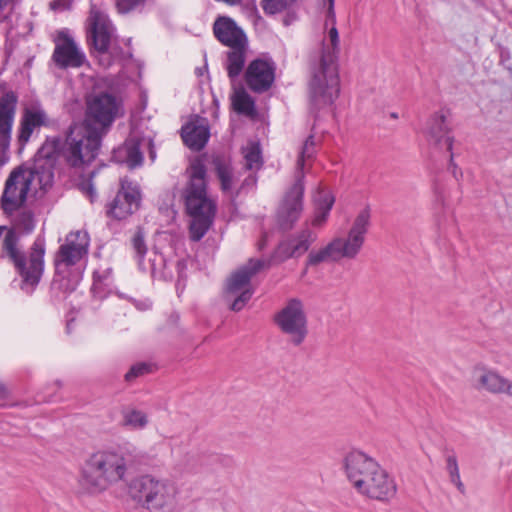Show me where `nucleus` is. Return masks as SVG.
<instances>
[{
	"label": "nucleus",
	"instance_id": "5",
	"mask_svg": "<svg viewBox=\"0 0 512 512\" xmlns=\"http://www.w3.org/2000/svg\"><path fill=\"white\" fill-rule=\"evenodd\" d=\"M188 182L183 192L185 208L191 217L190 238L201 240L211 227L216 214V202L207 193L206 168L200 160L187 169Z\"/></svg>",
	"mask_w": 512,
	"mask_h": 512
},
{
	"label": "nucleus",
	"instance_id": "19",
	"mask_svg": "<svg viewBox=\"0 0 512 512\" xmlns=\"http://www.w3.org/2000/svg\"><path fill=\"white\" fill-rule=\"evenodd\" d=\"M275 70L276 65L272 59H254L245 72L247 86L257 93L267 91L274 83Z\"/></svg>",
	"mask_w": 512,
	"mask_h": 512
},
{
	"label": "nucleus",
	"instance_id": "16",
	"mask_svg": "<svg viewBox=\"0 0 512 512\" xmlns=\"http://www.w3.org/2000/svg\"><path fill=\"white\" fill-rule=\"evenodd\" d=\"M304 175L297 176L296 182L286 192L277 211L278 222L284 229H289L300 218L303 211Z\"/></svg>",
	"mask_w": 512,
	"mask_h": 512
},
{
	"label": "nucleus",
	"instance_id": "18",
	"mask_svg": "<svg viewBox=\"0 0 512 512\" xmlns=\"http://www.w3.org/2000/svg\"><path fill=\"white\" fill-rule=\"evenodd\" d=\"M143 146L149 147L150 158L154 160L156 154L151 139L141 138L136 132H132L121 146L113 150V159L117 163L126 164L129 168H135L142 164Z\"/></svg>",
	"mask_w": 512,
	"mask_h": 512
},
{
	"label": "nucleus",
	"instance_id": "24",
	"mask_svg": "<svg viewBox=\"0 0 512 512\" xmlns=\"http://www.w3.org/2000/svg\"><path fill=\"white\" fill-rule=\"evenodd\" d=\"M213 32L217 40L229 48L243 47L248 43L244 31L230 17L219 16L214 22Z\"/></svg>",
	"mask_w": 512,
	"mask_h": 512
},
{
	"label": "nucleus",
	"instance_id": "14",
	"mask_svg": "<svg viewBox=\"0 0 512 512\" xmlns=\"http://www.w3.org/2000/svg\"><path fill=\"white\" fill-rule=\"evenodd\" d=\"M354 489L369 498L388 500L396 493V485L388 473L380 466L369 473L363 480H359Z\"/></svg>",
	"mask_w": 512,
	"mask_h": 512
},
{
	"label": "nucleus",
	"instance_id": "36",
	"mask_svg": "<svg viewBox=\"0 0 512 512\" xmlns=\"http://www.w3.org/2000/svg\"><path fill=\"white\" fill-rule=\"evenodd\" d=\"M296 0H262L261 6L266 14L274 15L290 10Z\"/></svg>",
	"mask_w": 512,
	"mask_h": 512
},
{
	"label": "nucleus",
	"instance_id": "33",
	"mask_svg": "<svg viewBox=\"0 0 512 512\" xmlns=\"http://www.w3.org/2000/svg\"><path fill=\"white\" fill-rule=\"evenodd\" d=\"M445 462L446 471L449 475L450 482L457 488V490L461 494H465L466 489L460 477L458 459L456 454L454 452L447 453L445 456Z\"/></svg>",
	"mask_w": 512,
	"mask_h": 512
},
{
	"label": "nucleus",
	"instance_id": "25",
	"mask_svg": "<svg viewBox=\"0 0 512 512\" xmlns=\"http://www.w3.org/2000/svg\"><path fill=\"white\" fill-rule=\"evenodd\" d=\"M426 135L428 140L441 149L452 151L453 137L450 135L446 118L443 114L433 115L427 123Z\"/></svg>",
	"mask_w": 512,
	"mask_h": 512
},
{
	"label": "nucleus",
	"instance_id": "40",
	"mask_svg": "<svg viewBox=\"0 0 512 512\" xmlns=\"http://www.w3.org/2000/svg\"><path fill=\"white\" fill-rule=\"evenodd\" d=\"M129 300L133 303V305L139 311H146V310L150 309L152 306V303L150 302L149 299L137 300V299L129 298Z\"/></svg>",
	"mask_w": 512,
	"mask_h": 512
},
{
	"label": "nucleus",
	"instance_id": "20",
	"mask_svg": "<svg viewBox=\"0 0 512 512\" xmlns=\"http://www.w3.org/2000/svg\"><path fill=\"white\" fill-rule=\"evenodd\" d=\"M316 240L317 234L306 226L301 231L281 241L275 250L274 257L278 261L299 258L309 250Z\"/></svg>",
	"mask_w": 512,
	"mask_h": 512
},
{
	"label": "nucleus",
	"instance_id": "44",
	"mask_svg": "<svg viewBox=\"0 0 512 512\" xmlns=\"http://www.w3.org/2000/svg\"><path fill=\"white\" fill-rule=\"evenodd\" d=\"M5 396V388L2 384H0V398Z\"/></svg>",
	"mask_w": 512,
	"mask_h": 512
},
{
	"label": "nucleus",
	"instance_id": "17",
	"mask_svg": "<svg viewBox=\"0 0 512 512\" xmlns=\"http://www.w3.org/2000/svg\"><path fill=\"white\" fill-rule=\"evenodd\" d=\"M474 379L478 390L512 398V379L505 377L497 369L478 365L474 368Z\"/></svg>",
	"mask_w": 512,
	"mask_h": 512
},
{
	"label": "nucleus",
	"instance_id": "29",
	"mask_svg": "<svg viewBox=\"0 0 512 512\" xmlns=\"http://www.w3.org/2000/svg\"><path fill=\"white\" fill-rule=\"evenodd\" d=\"M247 50L248 43L243 47H230L227 51L225 67L231 80H234L242 72L246 61Z\"/></svg>",
	"mask_w": 512,
	"mask_h": 512
},
{
	"label": "nucleus",
	"instance_id": "11",
	"mask_svg": "<svg viewBox=\"0 0 512 512\" xmlns=\"http://www.w3.org/2000/svg\"><path fill=\"white\" fill-rule=\"evenodd\" d=\"M269 265L270 262L266 260L250 259L230 275L224 297L231 310L238 312L245 307L254 294L251 279Z\"/></svg>",
	"mask_w": 512,
	"mask_h": 512
},
{
	"label": "nucleus",
	"instance_id": "47",
	"mask_svg": "<svg viewBox=\"0 0 512 512\" xmlns=\"http://www.w3.org/2000/svg\"><path fill=\"white\" fill-rule=\"evenodd\" d=\"M119 296H120L121 298H125L124 294H122V293H121V294H119Z\"/></svg>",
	"mask_w": 512,
	"mask_h": 512
},
{
	"label": "nucleus",
	"instance_id": "46",
	"mask_svg": "<svg viewBox=\"0 0 512 512\" xmlns=\"http://www.w3.org/2000/svg\"><path fill=\"white\" fill-rule=\"evenodd\" d=\"M450 162L453 163V154H450Z\"/></svg>",
	"mask_w": 512,
	"mask_h": 512
},
{
	"label": "nucleus",
	"instance_id": "21",
	"mask_svg": "<svg viewBox=\"0 0 512 512\" xmlns=\"http://www.w3.org/2000/svg\"><path fill=\"white\" fill-rule=\"evenodd\" d=\"M343 467L349 482L354 487L358 484L359 480H363L366 475L371 474L380 465L367 453L358 449H352L345 455Z\"/></svg>",
	"mask_w": 512,
	"mask_h": 512
},
{
	"label": "nucleus",
	"instance_id": "38",
	"mask_svg": "<svg viewBox=\"0 0 512 512\" xmlns=\"http://www.w3.org/2000/svg\"><path fill=\"white\" fill-rule=\"evenodd\" d=\"M145 2L146 0H116V6L120 13H128Z\"/></svg>",
	"mask_w": 512,
	"mask_h": 512
},
{
	"label": "nucleus",
	"instance_id": "35",
	"mask_svg": "<svg viewBox=\"0 0 512 512\" xmlns=\"http://www.w3.org/2000/svg\"><path fill=\"white\" fill-rule=\"evenodd\" d=\"M35 228V221L31 212H21L19 213L14 220L13 227L8 230L15 231V235L18 237L17 233L28 234L31 233Z\"/></svg>",
	"mask_w": 512,
	"mask_h": 512
},
{
	"label": "nucleus",
	"instance_id": "3",
	"mask_svg": "<svg viewBox=\"0 0 512 512\" xmlns=\"http://www.w3.org/2000/svg\"><path fill=\"white\" fill-rule=\"evenodd\" d=\"M58 137H48L35 155L31 169L13 170L5 183L1 206L6 213L17 210L27 198L30 190H46L54 180L57 159L61 158Z\"/></svg>",
	"mask_w": 512,
	"mask_h": 512
},
{
	"label": "nucleus",
	"instance_id": "8",
	"mask_svg": "<svg viewBox=\"0 0 512 512\" xmlns=\"http://www.w3.org/2000/svg\"><path fill=\"white\" fill-rule=\"evenodd\" d=\"M19 237L15 231L8 230L4 235L2 250L13 262L22 279L21 289L31 293L40 282L44 272L45 240L37 237L28 255L23 254L18 248Z\"/></svg>",
	"mask_w": 512,
	"mask_h": 512
},
{
	"label": "nucleus",
	"instance_id": "39",
	"mask_svg": "<svg viewBox=\"0 0 512 512\" xmlns=\"http://www.w3.org/2000/svg\"><path fill=\"white\" fill-rule=\"evenodd\" d=\"M149 370L150 366L146 363H137L125 374V379L127 381H132L133 379L148 373Z\"/></svg>",
	"mask_w": 512,
	"mask_h": 512
},
{
	"label": "nucleus",
	"instance_id": "26",
	"mask_svg": "<svg viewBox=\"0 0 512 512\" xmlns=\"http://www.w3.org/2000/svg\"><path fill=\"white\" fill-rule=\"evenodd\" d=\"M47 124V114L44 109L34 104L25 108L21 123L18 140L21 144H25L29 141L33 131L36 128Z\"/></svg>",
	"mask_w": 512,
	"mask_h": 512
},
{
	"label": "nucleus",
	"instance_id": "23",
	"mask_svg": "<svg viewBox=\"0 0 512 512\" xmlns=\"http://www.w3.org/2000/svg\"><path fill=\"white\" fill-rule=\"evenodd\" d=\"M16 104L17 96L13 92H7L0 98V150L3 155L10 147Z\"/></svg>",
	"mask_w": 512,
	"mask_h": 512
},
{
	"label": "nucleus",
	"instance_id": "7",
	"mask_svg": "<svg viewBox=\"0 0 512 512\" xmlns=\"http://www.w3.org/2000/svg\"><path fill=\"white\" fill-rule=\"evenodd\" d=\"M371 225V212L368 207L361 209L352 220L345 237L337 236L319 249L311 250L306 266L322 263H336L343 259L353 260L361 252Z\"/></svg>",
	"mask_w": 512,
	"mask_h": 512
},
{
	"label": "nucleus",
	"instance_id": "27",
	"mask_svg": "<svg viewBox=\"0 0 512 512\" xmlns=\"http://www.w3.org/2000/svg\"><path fill=\"white\" fill-rule=\"evenodd\" d=\"M209 127L206 119L195 118L182 128V139L192 150H201L209 139Z\"/></svg>",
	"mask_w": 512,
	"mask_h": 512
},
{
	"label": "nucleus",
	"instance_id": "2",
	"mask_svg": "<svg viewBox=\"0 0 512 512\" xmlns=\"http://www.w3.org/2000/svg\"><path fill=\"white\" fill-rule=\"evenodd\" d=\"M322 4L326 8L324 23L326 32L309 84L310 100L317 109L332 105L340 93L338 70L340 38L336 27L335 0H322Z\"/></svg>",
	"mask_w": 512,
	"mask_h": 512
},
{
	"label": "nucleus",
	"instance_id": "32",
	"mask_svg": "<svg viewBox=\"0 0 512 512\" xmlns=\"http://www.w3.org/2000/svg\"><path fill=\"white\" fill-rule=\"evenodd\" d=\"M214 164L222 191L224 193H232L235 178L230 164L220 159H216Z\"/></svg>",
	"mask_w": 512,
	"mask_h": 512
},
{
	"label": "nucleus",
	"instance_id": "43",
	"mask_svg": "<svg viewBox=\"0 0 512 512\" xmlns=\"http://www.w3.org/2000/svg\"><path fill=\"white\" fill-rule=\"evenodd\" d=\"M12 0H0V9L7 7Z\"/></svg>",
	"mask_w": 512,
	"mask_h": 512
},
{
	"label": "nucleus",
	"instance_id": "41",
	"mask_svg": "<svg viewBox=\"0 0 512 512\" xmlns=\"http://www.w3.org/2000/svg\"><path fill=\"white\" fill-rule=\"evenodd\" d=\"M80 189L84 194H86L91 201L96 197V190L91 182H84L80 185Z\"/></svg>",
	"mask_w": 512,
	"mask_h": 512
},
{
	"label": "nucleus",
	"instance_id": "9",
	"mask_svg": "<svg viewBox=\"0 0 512 512\" xmlns=\"http://www.w3.org/2000/svg\"><path fill=\"white\" fill-rule=\"evenodd\" d=\"M128 492L142 508L150 512H165L174 507L178 489L168 479L147 474L132 479Z\"/></svg>",
	"mask_w": 512,
	"mask_h": 512
},
{
	"label": "nucleus",
	"instance_id": "34",
	"mask_svg": "<svg viewBox=\"0 0 512 512\" xmlns=\"http://www.w3.org/2000/svg\"><path fill=\"white\" fill-rule=\"evenodd\" d=\"M242 154L245 160V167L249 170H257L262 166V156L260 145L257 142H249L242 148Z\"/></svg>",
	"mask_w": 512,
	"mask_h": 512
},
{
	"label": "nucleus",
	"instance_id": "6",
	"mask_svg": "<svg viewBox=\"0 0 512 512\" xmlns=\"http://www.w3.org/2000/svg\"><path fill=\"white\" fill-rule=\"evenodd\" d=\"M90 247L89 234L84 230L68 233L54 256V290L65 293L76 289L86 269Z\"/></svg>",
	"mask_w": 512,
	"mask_h": 512
},
{
	"label": "nucleus",
	"instance_id": "12",
	"mask_svg": "<svg viewBox=\"0 0 512 512\" xmlns=\"http://www.w3.org/2000/svg\"><path fill=\"white\" fill-rule=\"evenodd\" d=\"M274 323L295 347L302 345L308 336V320L303 302L298 298L289 299L274 315Z\"/></svg>",
	"mask_w": 512,
	"mask_h": 512
},
{
	"label": "nucleus",
	"instance_id": "28",
	"mask_svg": "<svg viewBox=\"0 0 512 512\" xmlns=\"http://www.w3.org/2000/svg\"><path fill=\"white\" fill-rule=\"evenodd\" d=\"M335 197L328 189L319 188L313 195L314 212L310 224L314 228H322L329 217Z\"/></svg>",
	"mask_w": 512,
	"mask_h": 512
},
{
	"label": "nucleus",
	"instance_id": "37",
	"mask_svg": "<svg viewBox=\"0 0 512 512\" xmlns=\"http://www.w3.org/2000/svg\"><path fill=\"white\" fill-rule=\"evenodd\" d=\"M315 146L316 142L314 140V136L310 135L304 142V145L301 149L300 155L297 160V169L299 170L298 176H300L301 174L303 175L302 170L304 168L305 161L311 159L314 156Z\"/></svg>",
	"mask_w": 512,
	"mask_h": 512
},
{
	"label": "nucleus",
	"instance_id": "22",
	"mask_svg": "<svg viewBox=\"0 0 512 512\" xmlns=\"http://www.w3.org/2000/svg\"><path fill=\"white\" fill-rule=\"evenodd\" d=\"M132 246L135 251V258L141 271L155 277L165 267V259L157 251L147 252L143 233L139 230L132 238Z\"/></svg>",
	"mask_w": 512,
	"mask_h": 512
},
{
	"label": "nucleus",
	"instance_id": "31",
	"mask_svg": "<svg viewBox=\"0 0 512 512\" xmlns=\"http://www.w3.org/2000/svg\"><path fill=\"white\" fill-rule=\"evenodd\" d=\"M231 101L234 110L238 113L252 115L255 112L254 101L243 88L234 89Z\"/></svg>",
	"mask_w": 512,
	"mask_h": 512
},
{
	"label": "nucleus",
	"instance_id": "10",
	"mask_svg": "<svg viewBox=\"0 0 512 512\" xmlns=\"http://www.w3.org/2000/svg\"><path fill=\"white\" fill-rule=\"evenodd\" d=\"M87 42L97 53L101 66L108 68L112 65L113 54L117 51L116 28L105 11L92 5L86 20Z\"/></svg>",
	"mask_w": 512,
	"mask_h": 512
},
{
	"label": "nucleus",
	"instance_id": "15",
	"mask_svg": "<svg viewBox=\"0 0 512 512\" xmlns=\"http://www.w3.org/2000/svg\"><path fill=\"white\" fill-rule=\"evenodd\" d=\"M140 201L141 195L138 185L123 179L115 198L108 205L107 213L118 220L126 219L138 210Z\"/></svg>",
	"mask_w": 512,
	"mask_h": 512
},
{
	"label": "nucleus",
	"instance_id": "30",
	"mask_svg": "<svg viewBox=\"0 0 512 512\" xmlns=\"http://www.w3.org/2000/svg\"><path fill=\"white\" fill-rule=\"evenodd\" d=\"M149 423V416L143 410L130 407L122 411V425L129 430H144L149 425Z\"/></svg>",
	"mask_w": 512,
	"mask_h": 512
},
{
	"label": "nucleus",
	"instance_id": "1",
	"mask_svg": "<svg viewBox=\"0 0 512 512\" xmlns=\"http://www.w3.org/2000/svg\"><path fill=\"white\" fill-rule=\"evenodd\" d=\"M120 102L107 92L91 93L86 98L85 119L69 127L60 139V155L67 166L83 169L97 156L102 136L120 113Z\"/></svg>",
	"mask_w": 512,
	"mask_h": 512
},
{
	"label": "nucleus",
	"instance_id": "42",
	"mask_svg": "<svg viewBox=\"0 0 512 512\" xmlns=\"http://www.w3.org/2000/svg\"><path fill=\"white\" fill-rule=\"evenodd\" d=\"M70 6V0H53L50 3V7L55 11H64Z\"/></svg>",
	"mask_w": 512,
	"mask_h": 512
},
{
	"label": "nucleus",
	"instance_id": "45",
	"mask_svg": "<svg viewBox=\"0 0 512 512\" xmlns=\"http://www.w3.org/2000/svg\"><path fill=\"white\" fill-rule=\"evenodd\" d=\"M99 278H100V276H99L98 272H95V273H94V279H95V280H97V279H99Z\"/></svg>",
	"mask_w": 512,
	"mask_h": 512
},
{
	"label": "nucleus",
	"instance_id": "13",
	"mask_svg": "<svg viewBox=\"0 0 512 512\" xmlns=\"http://www.w3.org/2000/svg\"><path fill=\"white\" fill-rule=\"evenodd\" d=\"M52 59L61 69L79 68L87 61L83 50L66 30L58 33Z\"/></svg>",
	"mask_w": 512,
	"mask_h": 512
},
{
	"label": "nucleus",
	"instance_id": "4",
	"mask_svg": "<svg viewBox=\"0 0 512 512\" xmlns=\"http://www.w3.org/2000/svg\"><path fill=\"white\" fill-rule=\"evenodd\" d=\"M140 456L138 449L126 445L113 450H101L90 455L84 462L79 486L88 494H99L124 479L127 468Z\"/></svg>",
	"mask_w": 512,
	"mask_h": 512
}]
</instances>
